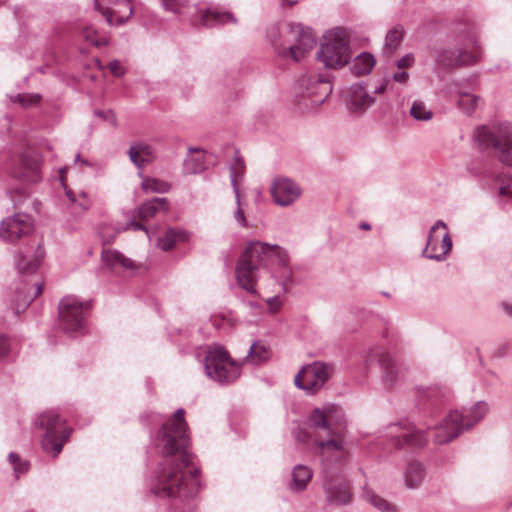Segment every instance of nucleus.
I'll return each mask as SVG.
<instances>
[{
    "label": "nucleus",
    "instance_id": "obj_54",
    "mask_svg": "<svg viewBox=\"0 0 512 512\" xmlns=\"http://www.w3.org/2000/svg\"><path fill=\"white\" fill-rule=\"evenodd\" d=\"M409 79V74L406 71H399L393 74V80L401 83L406 84Z\"/></svg>",
    "mask_w": 512,
    "mask_h": 512
},
{
    "label": "nucleus",
    "instance_id": "obj_56",
    "mask_svg": "<svg viewBox=\"0 0 512 512\" xmlns=\"http://www.w3.org/2000/svg\"><path fill=\"white\" fill-rule=\"evenodd\" d=\"M66 196L69 198V200L73 203L77 201V196L74 191L72 190H66Z\"/></svg>",
    "mask_w": 512,
    "mask_h": 512
},
{
    "label": "nucleus",
    "instance_id": "obj_61",
    "mask_svg": "<svg viewBox=\"0 0 512 512\" xmlns=\"http://www.w3.org/2000/svg\"><path fill=\"white\" fill-rule=\"evenodd\" d=\"M75 160H76V162L80 161L82 164L88 165L87 161L80 159V155L79 154L76 155V159Z\"/></svg>",
    "mask_w": 512,
    "mask_h": 512
},
{
    "label": "nucleus",
    "instance_id": "obj_55",
    "mask_svg": "<svg viewBox=\"0 0 512 512\" xmlns=\"http://www.w3.org/2000/svg\"><path fill=\"white\" fill-rule=\"evenodd\" d=\"M296 439L299 441H306L308 439V436L305 431L299 430L296 434Z\"/></svg>",
    "mask_w": 512,
    "mask_h": 512
},
{
    "label": "nucleus",
    "instance_id": "obj_37",
    "mask_svg": "<svg viewBox=\"0 0 512 512\" xmlns=\"http://www.w3.org/2000/svg\"><path fill=\"white\" fill-rule=\"evenodd\" d=\"M363 498L381 512H396V508L393 505L376 495L371 489L365 488L363 490Z\"/></svg>",
    "mask_w": 512,
    "mask_h": 512
},
{
    "label": "nucleus",
    "instance_id": "obj_52",
    "mask_svg": "<svg viewBox=\"0 0 512 512\" xmlns=\"http://www.w3.org/2000/svg\"><path fill=\"white\" fill-rule=\"evenodd\" d=\"M9 348H10V345H9L8 338L5 335L0 334V359L7 356L8 352H9Z\"/></svg>",
    "mask_w": 512,
    "mask_h": 512
},
{
    "label": "nucleus",
    "instance_id": "obj_51",
    "mask_svg": "<svg viewBox=\"0 0 512 512\" xmlns=\"http://www.w3.org/2000/svg\"><path fill=\"white\" fill-rule=\"evenodd\" d=\"M128 229H133V230H144L145 232H147V228L135 221V220H130L125 226H123L122 228H117V231L120 232V231H125V230H128Z\"/></svg>",
    "mask_w": 512,
    "mask_h": 512
},
{
    "label": "nucleus",
    "instance_id": "obj_16",
    "mask_svg": "<svg viewBox=\"0 0 512 512\" xmlns=\"http://www.w3.org/2000/svg\"><path fill=\"white\" fill-rule=\"evenodd\" d=\"M270 193L275 204L288 207L301 197L302 189L290 178L277 177L271 183Z\"/></svg>",
    "mask_w": 512,
    "mask_h": 512
},
{
    "label": "nucleus",
    "instance_id": "obj_34",
    "mask_svg": "<svg viewBox=\"0 0 512 512\" xmlns=\"http://www.w3.org/2000/svg\"><path fill=\"white\" fill-rule=\"evenodd\" d=\"M186 240V233L182 230L168 229L166 233L158 239V246L163 251H170L175 244Z\"/></svg>",
    "mask_w": 512,
    "mask_h": 512
},
{
    "label": "nucleus",
    "instance_id": "obj_22",
    "mask_svg": "<svg viewBox=\"0 0 512 512\" xmlns=\"http://www.w3.org/2000/svg\"><path fill=\"white\" fill-rule=\"evenodd\" d=\"M201 25L214 27L228 23L237 24L236 17L229 11H220L216 8H207L200 12Z\"/></svg>",
    "mask_w": 512,
    "mask_h": 512
},
{
    "label": "nucleus",
    "instance_id": "obj_8",
    "mask_svg": "<svg viewBox=\"0 0 512 512\" xmlns=\"http://www.w3.org/2000/svg\"><path fill=\"white\" fill-rule=\"evenodd\" d=\"M318 58L328 68L338 69L348 64L351 50L345 33L337 30L324 35Z\"/></svg>",
    "mask_w": 512,
    "mask_h": 512
},
{
    "label": "nucleus",
    "instance_id": "obj_32",
    "mask_svg": "<svg viewBox=\"0 0 512 512\" xmlns=\"http://www.w3.org/2000/svg\"><path fill=\"white\" fill-rule=\"evenodd\" d=\"M312 478V470L305 465L298 464L292 471L293 488L297 491L304 490Z\"/></svg>",
    "mask_w": 512,
    "mask_h": 512
},
{
    "label": "nucleus",
    "instance_id": "obj_62",
    "mask_svg": "<svg viewBox=\"0 0 512 512\" xmlns=\"http://www.w3.org/2000/svg\"><path fill=\"white\" fill-rule=\"evenodd\" d=\"M90 32H91L90 30H87V31L84 32L85 38H87V39L90 38Z\"/></svg>",
    "mask_w": 512,
    "mask_h": 512
},
{
    "label": "nucleus",
    "instance_id": "obj_23",
    "mask_svg": "<svg viewBox=\"0 0 512 512\" xmlns=\"http://www.w3.org/2000/svg\"><path fill=\"white\" fill-rule=\"evenodd\" d=\"M129 158L138 168H143L153 161L155 154L152 147L144 142H136L129 148Z\"/></svg>",
    "mask_w": 512,
    "mask_h": 512
},
{
    "label": "nucleus",
    "instance_id": "obj_1",
    "mask_svg": "<svg viewBox=\"0 0 512 512\" xmlns=\"http://www.w3.org/2000/svg\"><path fill=\"white\" fill-rule=\"evenodd\" d=\"M185 410L179 408L161 427L155 447L162 456L151 482V490L160 498H187L200 486L199 470L189 452L190 438Z\"/></svg>",
    "mask_w": 512,
    "mask_h": 512
},
{
    "label": "nucleus",
    "instance_id": "obj_5",
    "mask_svg": "<svg viewBox=\"0 0 512 512\" xmlns=\"http://www.w3.org/2000/svg\"><path fill=\"white\" fill-rule=\"evenodd\" d=\"M474 139L481 150L493 148L501 163L512 166V125L504 123L495 130L477 127Z\"/></svg>",
    "mask_w": 512,
    "mask_h": 512
},
{
    "label": "nucleus",
    "instance_id": "obj_33",
    "mask_svg": "<svg viewBox=\"0 0 512 512\" xmlns=\"http://www.w3.org/2000/svg\"><path fill=\"white\" fill-rule=\"evenodd\" d=\"M94 5L96 10H98L100 13L103 12L105 8H108L109 6L117 7L122 6L123 10H125V15L120 16L121 21L122 20H129V18L133 14V7L131 0H94Z\"/></svg>",
    "mask_w": 512,
    "mask_h": 512
},
{
    "label": "nucleus",
    "instance_id": "obj_57",
    "mask_svg": "<svg viewBox=\"0 0 512 512\" xmlns=\"http://www.w3.org/2000/svg\"><path fill=\"white\" fill-rule=\"evenodd\" d=\"M503 308L508 315L512 316V304L505 303Z\"/></svg>",
    "mask_w": 512,
    "mask_h": 512
},
{
    "label": "nucleus",
    "instance_id": "obj_59",
    "mask_svg": "<svg viewBox=\"0 0 512 512\" xmlns=\"http://www.w3.org/2000/svg\"><path fill=\"white\" fill-rule=\"evenodd\" d=\"M360 228L363 230H370L371 226H370V224L364 222V223L360 224Z\"/></svg>",
    "mask_w": 512,
    "mask_h": 512
},
{
    "label": "nucleus",
    "instance_id": "obj_24",
    "mask_svg": "<svg viewBox=\"0 0 512 512\" xmlns=\"http://www.w3.org/2000/svg\"><path fill=\"white\" fill-rule=\"evenodd\" d=\"M378 363L383 371V380L387 387H392L399 377V368L388 353L377 354Z\"/></svg>",
    "mask_w": 512,
    "mask_h": 512
},
{
    "label": "nucleus",
    "instance_id": "obj_43",
    "mask_svg": "<svg viewBox=\"0 0 512 512\" xmlns=\"http://www.w3.org/2000/svg\"><path fill=\"white\" fill-rule=\"evenodd\" d=\"M10 464L13 466L16 476L23 474L28 471L29 464L26 461H22L18 454L11 452L8 456Z\"/></svg>",
    "mask_w": 512,
    "mask_h": 512
},
{
    "label": "nucleus",
    "instance_id": "obj_19",
    "mask_svg": "<svg viewBox=\"0 0 512 512\" xmlns=\"http://www.w3.org/2000/svg\"><path fill=\"white\" fill-rule=\"evenodd\" d=\"M323 486L330 504L344 505L350 502V489L343 481L326 479Z\"/></svg>",
    "mask_w": 512,
    "mask_h": 512
},
{
    "label": "nucleus",
    "instance_id": "obj_18",
    "mask_svg": "<svg viewBox=\"0 0 512 512\" xmlns=\"http://www.w3.org/2000/svg\"><path fill=\"white\" fill-rule=\"evenodd\" d=\"M14 178L24 182L36 183L41 180L40 158L34 151H26L19 156L18 164L11 170Z\"/></svg>",
    "mask_w": 512,
    "mask_h": 512
},
{
    "label": "nucleus",
    "instance_id": "obj_25",
    "mask_svg": "<svg viewBox=\"0 0 512 512\" xmlns=\"http://www.w3.org/2000/svg\"><path fill=\"white\" fill-rule=\"evenodd\" d=\"M169 210V203L167 198H153L143 203L137 209V216L141 220H148L154 217L159 211L167 212Z\"/></svg>",
    "mask_w": 512,
    "mask_h": 512
},
{
    "label": "nucleus",
    "instance_id": "obj_6",
    "mask_svg": "<svg viewBox=\"0 0 512 512\" xmlns=\"http://www.w3.org/2000/svg\"><path fill=\"white\" fill-rule=\"evenodd\" d=\"M35 426L45 430L41 439L43 450L53 457L59 455L71 434V429L65 425V420L56 411L50 410L36 418Z\"/></svg>",
    "mask_w": 512,
    "mask_h": 512
},
{
    "label": "nucleus",
    "instance_id": "obj_7",
    "mask_svg": "<svg viewBox=\"0 0 512 512\" xmlns=\"http://www.w3.org/2000/svg\"><path fill=\"white\" fill-rule=\"evenodd\" d=\"M241 365L242 363L230 358L228 352L222 346L211 348L205 357L207 376L221 384H230L236 381L241 373Z\"/></svg>",
    "mask_w": 512,
    "mask_h": 512
},
{
    "label": "nucleus",
    "instance_id": "obj_50",
    "mask_svg": "<svg viewBox=\"0 0 512 512\" xmlns=\"http://www.w3.org/2000/svg\"><path fill=\"white\" fill-rule=\"evenodd\" d=\"M108 68L115 77H120L125 73L124 67L118 60H113L108 64Z\"/></svg>",
    "mask_w": 512,
    "mask_h": 512
},
{
    "label": "nucleus",
    "instance_id": "obj_35",
    "mask_svg": "<svg viewBox=\"0 0 512 512\" xmlns=\"http://www.w3.org/2000/svg\"><path fill=\"white\" fill-rule=\"evenodd\" d=\"M102 259L109 265L118 264L126 269H135L137 267L130 258L116 250H103Z\"/></svg>",
    "mask_w": 512,
    "mask_h": 512
},
{
    "label": "nucleus",
    "instance_id": "obj_27",
    "mask_svg": "<svg viewBox=\"0 0 512 512\" xmlns=\"http://www.w3.org/2000/svg\"><path fill=\"white\" fill-rule=\"evenodd\" d=\"M426 475L425 468L422 463L418 461H412L408 464L404 474L405 485L409 489L418 488Z\"/></svg>",
    "mask_w": 512,
    "mask_h": 512
},
{
    "label": "nucleus",
    "instance_id": "obj_58",
    "mask_svg": "<svg viewBox=\"0 0 512 512\" xmlns=\"http://www.w3.org/2000/svg\"><path fill=\"white\" fill-rule=\"evenodd\" d=\"M509 193V188L507 186H503L500 188V195H507Z\"/></svg>",
    "mask_w": 512,
    "mask_h": 512
},
{
    "label": "nucleus",
    "instance_id": "obj_21",
    "mask_svg": "<svg viewBox=\"0 0 512 512\" xmlns=\"http://www.w3.org/2000/svg\"><path fill=\"white\" fill-rule=\"evenodd\" d=\"M375 99L369 95L362 84L351 85L348 92V107L351 111H362L370 107Z\"/></svg>",
    "mask_w": 512,
    "mask_h": 512
},
{
    "label": "nucleus",
    "instance_id": "obj_49",
    "mask_svg": "<svg viewBox=\"0 0 512 512\" xmlns=\"http://www.w3.org/2000/svg\"><path fill=\"white\" fill-rule=\"evenodd\" d=\"M269 311L272 314H276L282 307V301L279 296L270 297L266 300Z\"/></svg>",
    "mask_w": 512,
    "mask_h": 512
},
{
    "label": "nucleus",
    "instance_id": "obj_26",
    "mask_svg": "<svg viewBox=\"0 0 512 512\" xmlns=\"http://www.w3.org/2000/svg\"><path fill=\"white\" fill-rule=\"evenodd\" d=\"M43 290V283L36 282L34 283L29 291H26V286L17 289V300L15 305V311L19 314L21 311H24L30 303L38 297Z\"/></svg>",
    "mask_w": 512,
    "mask_h": 512
},
{
    "label": "nucleus",
    "instance_id": "obj_38",
    "mask_svg": "<svg viewBox=\"0 0 512 512\" xmlns=\"http://www.w3.org/2000/svg\"><path fill=\"white\" fill-rule=\"evenodd\" d=\"M458 107L467 115H471L478 107L480 99L478 96L467 93V92H458Z\"/></svg>",
    "mask_w": 512,
    "mask_h": 512
},
{
    "label": "nucleus",
    "instance_id": "obj_13",
    "mask_svg": "<svg viewBox=\"0 0 512 512\" xmlns=\"http://www.w3.org/2000/svg\"><path fill=\"white\" fill-rule=\"evenodd\" d=\"M447 229V225L442 220L436 221V223L430 228L426 247L422 252V256L436 260L443 261L452 249V239L448 232H445L442 236L438 235V229Z\"/></svg>",
    "mask_w": 512,
    "mask_h": 512
},
{
    "label": "nucleus",
    "instance_id": "obj_41",
    "mask_svg": "<svg viewBox=\"0 0 512 512\" xmlns=\"http://www.w3.org/2000/svg\"><path fill=\"white\" fill-rule=\"evenodd\" d=\"M103 17L105 18L106 22L109 25H122L126 23L128 20H122L121 17L125 15V10H123L122 6L112 7L109 6L108 8H105L103 12L101 13Z\"/></svg>",
    "mask_w": 512,
    "mask_h": 512
},
{
    "label": "nucleus",
    "instance_id": "obj_4",
    "mask_svg": "<svg viewBox=\"0 0 512 512\" xmlns=\"http://www.w3.org/2000/svg\"><path fill=\"white\" fill-rule=\"evenodd\" d=\"M299 97L298 105L303 112L316 111L332 92L331 83L317 74H304L294 86Z\"/></svg>",
    "mask_w": 512,
    "mask_h": 512
},
{
    "label": "nucleus",
    "instance_id": "obj_17",
    "mask_svg": "<svg viewBox=\"0 0 512 512\" xmlns=\"http://www.w3.org/2000/svg\"><path fill=\"white\" fill-rule=\"evenodd\" d=\"M479 58L480 53L477 51L469 52L458 48L447 47L440 49L436 53L435 61L438 67L449 70L456 67L472 64Z\"/></svg>",
    "mask_w": 512,
    "mask_h": 512
},
{
    "label": "nucleus",
    "instance_id": "obj_40",
    "mask_svg": "<svg viewBox=\"0 0 512 512\" xmlns=\"http://www.w3.org/2000/svg\"><path fill=\"white\" fill-rule=\"evenodd\" d=\"M142 189L146 193H167L171 189V184L157 178H145L141 183Z\"/></svg>",
    "mask_w": 512,
    "mask_h": 512
},
{
    "label": "nucleus",
    "instance_id": "obj_45",
    "mask_svg": "<svg viewBox=\"0 0 512 512\" xmlns=\"http://www.w3.org/2000/svg\"><path fill=\"white\" fill-rule=\"evenodd\" d=\"M162 6L166 11L181 14L182 7L184 6L186 0H161Z\"/></svg>",
    "mask_w": 512,
    "mask_h": 512
},
{
    "label": "nucleus",
    "instance_id": "obj_28",
    "mask_svg": "<svg viewBox=\"0 0 512 512\" xmlns=\"http://www.w3.org/2000/svg\"><path fill=\"white\" fill-rule=\"evenodd\" d=\"M190 154L185 158L183 169L186 174H197L205 170V154L198 149H189Z\"/></svg>",
    "mask_w": 512,
    "mask_h": 512
},
{
    "label": "nucleus",
    "instance_id": "obj_2",
    "mask_svg": "<svg viewBox=\"0 0 512 512\" xmlns=\"http://www.w3.org/2000/svg\"><path fill=\"white\" fill-rule=\"evenodd\" d=\"M270 268L272 276L284 290L292 283V269L287 252L276 244L251 241L235 267L237 284L249 294L257 293L258 270Z\"/></svg>",
    "mask_w": 512,
    "mask_h": 512
},
{
    "label": "nucleus",
    "instance_id": "obj_9",
    "mask_svg": "<svg viewBox=\"0 0 512 512\" xmlns=\"http://www.w3.org/2000/svg\"><path fill=\"white\" fill-rule=\"evenodd\" d=\"M89 302H82L74 296H66L59 303V319L66 333H82L90 310Z\"/></svg>",
    "mask_w": 512,
    "mask_h": 512
},
{
    "label": "nucleus",
    "instance_id": "obj_30",
    "mask_svg": "<svg viewBox=\"0 0 512 512\" xmlns=\"http://www.w3.org/2000/svg\"><path fill=\"white\" fill-rule=\"evenodd\" d=\"M375 58L370 53H362L355 57L351 65V71L356 76L369 74L375 66Z\"/></svg>",
    "mask_w": 512,
    "mask_h": 512
},
{
    "label": "nucleus",
    "instance_id": "obj_11",
    "mask_svg": "<svg viewBox=\"0 0 512 512\" xmlns=\"http://www.w3.org/2000/svg\"><path fill=\"white\" fill-rule=\"evenodd\" d=\"M388 436L391 437L396 448L403 447H423L428 442L426 429L416 427L412 423H394L388 426Z\"/></svg>",
    "mask_w": 512,
    "mask_h": 512
},
{
    "label": "nucleus",
    "instance_id": "obj_47",
    "mask_svg": "<svg viewBox=\"0 0 512 512\" xmlns=\"http://www.w3.org/2000/svg\"><path fill=\"white\" fill-rule=\"evenodd\" d=\"M95 116L103 118L105 121L109 122L112 126H117V118L113 111L107 110H95L94 111Z\"/></svg>",
    "mask_w": 512,
    "mask_h": 512
},
{
    "label": "nucleus",
    "instance_id": "obj_10",
    "mask_svg": "<svg viewBox=\"0 0 512 512\" xmlns=\"http://www.w3.org/2000/svg\"><path fill=\"white\" fill-rule=\"evenodd\" d=\"M333 373V364L314 361L299 370L294 383L297 388L304 390L308 395H314L324 387Z\"/></svg>",
    "mask_w": 512,
    "mask_h": 512
},
{
    "label": "nucleus",
    "instance_id": "obj_44",
    "mask_svg": "<svg viewBox=\"0 0 512 512\" xmlns=\"http://www.w3.org/2000/svg\"><path fill=\"white\" fill-rule=\"evenodd\" d=\"M235 198H236L237 207H236V210L233 213V217H234L235 221L241 227L246 228L248 226V223H247V220H246V217H245V214H244L240 192H238V197L235 196Z\"/></svg>",
    "mask_w": 512,
    "mask_h": 512
},
{
    "label": "nucleus",
    "instance_id": "obj_29",
    "mask_svg": "<svg viewBox=\"0 0 512 512\" xmlns=\"http://www.w3.org/2000/svg\"><path fill=\"white\" fill-rule=\"evenodd\" d=\"M489 411V406L484 401H478L475 403L464 416V425L466 431L474 427L479 423Z\"/></svg>",
    "mask_w": 512,
    "mask_h": 512
},
{
    "label": "nucleus",
    "instance_id": "obj_3",
    "mask_svg": "<svg viewBox=\"0 0 512 512\" xmlns=\"http://www.w3.org/2000/svg\"><path fill=\"white\" fill-rule=\"evenodd\" d=\"M343 416L340 414L339 407L334 404L325 405L322 409L315 408L308 417V423L312 428L325 430L330 438L316 442L320 456L324 459L333 452L343 450V440L340 434L335 431L333 425H341Z\"/></svg>",
    "mask_w": 512,
    "mask_h": 512
},
{
    "label": "nucleus",
    "instance_id": "obj_42",
    "mask_svg": "<svg viewBox=\"0 0 512 512\" xmlns=\"http://www.w3.org/2000/svg\"><path fill=\"white\" fill-rule=\"evenodd\" d=\"M410 115L416 120L428 121L432 118L433 113L427 109L424 102L414 101L410 108Z\"/></svg>",
    "mask_w": 512,
    "mask_h": 512
},
{
    "label": "nucleus",
    "instance_id": "obj_60",
    "mask_svg": "<svg viewBox=\"0 0 512 512\" xmlns=\"http://www.w3.org/2000/svg\"><path fill=\"white\" fill-rule=\"evenodd\" d=\"M375 93H383L385 91V86H380L375 88Z\"/></svg>",
    "mask_w": 512,
    "mask_h": 512
},
{
    "label": "nucleus",
    "instance_id": "obj_48",
    "mask_svg": "<svg viewBox=\"0 0 512 512\" xmlns=\"http://www.w3.org/2000/svg\"><path fill=\"white\" fill-rule=\"evenodd\" d=\"M414 61V55L412 53H408L401 57L400 59H398L395 62V65L397 66L398 69H406L410 68L414 64Z\"/></svg>",
    "mask_w": 512,
    "mask_h": 512
},
{
    "label": "nucleus",
    "instance_id": "obj_15",
    "mask_svg": "<svg viewBox=\"0 0 512 512\" xmlns=\"http://www.w3.org/2000/svg\"><path fill=\"white\" fill-rule=\"evenodd\" d=\"M434 430L435 443L446 444L453 441L466 431L463 413L458 410L450 411L440 423L434 426Z\"/></svg>",
    "mask_w": 512,
    "mask_h": 512
},
{
    "label": "nucleus",
    "instance_id": "obj_12",
    "mask_svg": "<svg viewBox=\"0 0 512 512\" xmlns=\"http://www.w3.org/2000/svg\"><path fill=\"white\" fill-rule=\"evenodd\" d=\"M289 55L295 62L300 61L316 45L315 35L300 24H289L284 31Z\"/></svg>",
    "mask_w": 512,
    "mask_h": 512
},
{
    "label": "nucleus",
    "instance_id": "obj_39",
    "mask_svg": "<svg viewBox=\"0 0 512 512\" xmlns=\"http://www.w3.org/2000/svg\"><path fill=\"white\" fill-rule=\"evenodd\" d=\"M404 35V29L401 25H396L390 29L385 38V49L392 54L400 45Z\"/></svg>",
    "mask_w": 512,
    "mask_h": 512
},
{
    "label": "nucleus",
    "instance_id": "obj_36",
    "mask_svg": "<svg viewBox=\"0 0 512 512\" xmlns=\"http://www.w3.org/2000/svg\"><path fill=\"white\" fill-rule=\"evenodd\" d=\"M245 173V164L244 161L236 157L234 162L230 166V178H231V185L234 191L235 196L238 197L239 190V184L242 181Z\"/></svg>",
    "mask_w": 512,
    "mask_h": 512
},
{
    "label": "nucleus",
    "instance_id": "obj_53",
    "mask_svg": "<svg viewBox=\"0 0 512 512\" xmlns=\"http://www.w3.org/2000/svg\"><path fill=\"white\" fill-rule=\"evenodd\" d=\"M73 203L78 205L84 211L87 210L90 206V202L84 192H80L77 196V201Z\"/></svg>",
    "mask_w": 512,
    "mask_h": 512
},
{
    "label": "nucleus",
    "instance_id": "obj_63",
    "mask_svg": "<svg viewBox=\"0 0 512 512\" xmlns=\"http://www.w3.org/2000/svg\"><path fill=\"white\" fill-rule=\"evenodd\" d=\"M288 2H289V4H291V5H292L295 1H293V0H288Z\"/></svg>",
    "mask_w": 512,
    "mask_h": 512
},
{
    "label": "nucleus",
    "instance_id": "obj_31",
    "mask_svg": "<svg viewBox=\"0 0 512 512\" xmlns=\"http://www.w3.org/2000/svg\"><path fill=\"white\" fill-rule=\"evenodd\" d=\"M270 358L269 349L258 342H254L247 353V356L243 360V363H251L253 365H260L266 362Z\"/></svg>",
    "mask_w": 512,
    "mask_h": 512
},
{
    "label": "nucleus",
    "instance_id": "obj_20",
    "mask_svg": "<svg viewBox=\"0 0 512 512\" xmlns=\"http://www.w3.org/2000/svg\"><path fill=\"white\" fill-rule=\"evenodd\" d=\"M44 256V249L40 245H37L32 255L29 252H19L16 257V268L18 272L20 274L35 272L40 266Z\"/></svg>",
    "mask_w": 512,
    "mask_h": 512
},
{
    "label": "nucleus",
    "instance_id": "obj_14",
    "mask_svg": "<svg viewBox=\"0 0 512 512\" xmlns=\"http://www.w3.org/2000/svg\"><path fill=\"white\" fill-rule=\"evenodd\" d=\"M33 219L29 214L16 213L0 223V237L8 242L29 235L33 231Z\"/></svg>",
    "mask_w": 512,
    "mask_h": 512
},
{
    "label": "nucleus",
    "instance_id": "obj_46",
    "mask_svg": "<svg viewBox=\"0 0 512 512\" xmlns=\"http://www.w3.org/2000/svg\"><path fill=\"white\" fill-rule=\"evenodd\" d=\"M39 100V94H18L15 101H18L22 107H30L38 103Z\"/></svg>",
    "mask_w": 512,
    "mask_h": 512
}]
</instances>
